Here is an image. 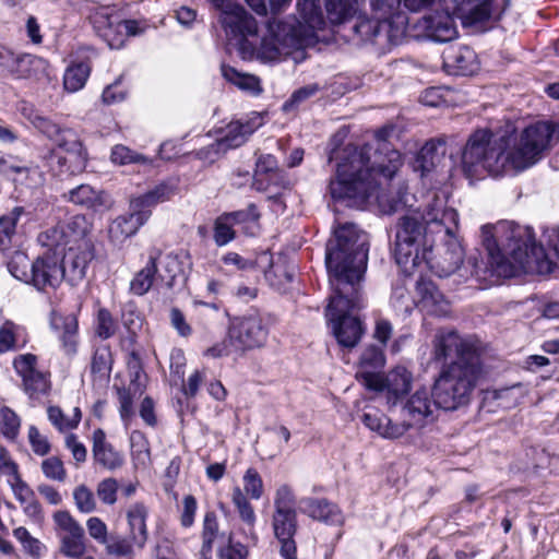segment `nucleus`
I'll return each instance as SVG.
<instances>
[{
	"label": "nucleus",
	"mask_w": 559,
	"mask_h": 559,
	"mask_svg": "<svg viewBox=\"0 0 559 559\" xmlns=\"http://www.w3.org/2000/svg\"><path fill=\"white\" fill-rule=\"evenodd\" d=\"M368 251L367 234L352 223L336 227L334 239L326 245L325 265L332 295L325 317L337 343L345 348L355 347L365 332L354 312L366 307L359 285L367 270Z\"/></svg>",
	"instance_id": "nucleus-1"
},
{
	"label": "nucleus",
	"mask_w": 559,
	"mask_h": 559,
	"mask_svg": "<svg viewBox=\"0 0 559 559\" xmlns=\"http://www.w3.org/2000/svg\"><path fill=\"white\" fill-rule=\"evenodd\" d=\"M459 214L447 206L443 197L433 195L423 212L414 211L402 216L396 225L394 257L405 271L421 261L432 263L436 247L441 260L436 262L440 276H449L463 262V248L456 237Z\"/></svg>",
	"instance_id": "nucleus-2"
},
{
	"label": "nucleus",
	"mask_w": 559,
	"mask_h": 559,
	"mask_svg": "<svg viewBox=\"0 0 559 559\" xmlns=\"http://www.w3.org/2000/svg\"><path fill=\"white\" fill-rule=\"evenodd\" d=\"M384 133H377V147L348 144L336 154V173L329 186L332 199L357 207L373 199L384 213L394 212L404 201L401 191L392 199L378 191L379 178H393L403 164L401 153L384 140Z\"/></svg>",
	"instance_id": "nucleus-3"
},
{
	"label": "nucleus",
	"mask_w": 559,
	"mask_h": 559,
	"mask_svg": "<svg viewBox=\"0 0 559 559\" xmlns=\"http://www.w3.org/2000/svg\"><path fill=\"white\" fill-rule=\"evenodd\" d=\"M552 136V124L549 122L527 127L519 142L512 126H508L503 133L476 130L462 152L463 173L469 179H479L485 174L493 177L515 175L540 158Z\"/></svg>",
	"instance_id": "nucleus-4"
},
{
	"label": "nucleus",
	"mask_w": 559,
	"mask_h": 559,
	"mask_svg": "<svg viewBox=\"0 0 559 559\" xmlns=\"http://www.w3.org/2000/svg\"><path fill=\"white\" fill-rule=\"evenodd\" d=\"M481 243L487 262L474 261L472 274L485 285L500 278L516 276L521 272L549 273L552 262L535 241L533 229L514 222H499L481 227Z\"/></svg>",
	"instance_id": "nucleus-5"
},
{
	"label": "nucleus",
	"mask_w": 559,
	"mask_h": 559,
	"mask_svg": "<svg viewBox=\"0 0 559 559\" xmlns=\"http://www.w3.org/2000/svg\"><path fill=\"white\" fill-rule=\"evenodd\" d=\"M480 342L462 337L454 331L438 333L433 340V358L455 360L443 366L432 388V397L440 408L454 411L469 402L480 371Z\"/></svg>",
	"instance_id": "nucleus-6"
},
{
	"label": "nucleus",
	"mask_w": 559,
	"mask_h": 559,
	"mask_svg": "<svg viewBox=\"0 0 559 559\" xmlns=\"http://www.w3.org/2000/svg\"><path fill=\"white\" fill-rule=\"evenodd\" d=\"M299 20L269 22L267 34L261 39L255 59L273 62L288 55L292 49H299L314 37L316 31L325 27V19L319 0H298Z\"/></svg>",
	"instance_id": "nucleus-7"
},
{
	"label": "nucleus",
	"mask_w": 559,
	"mask_h": 559,
	"mask_svg": "<svg viewBox=\"0 0 559 559\" xmlns=\"http://www.w3.org/2000/svg\"><path fill=\"white\" fill-rule=\"evenodd\" d=\"M88 229L85 216L74 215L38 236L43 247L60 252L64 281L72 286L83 281L88 263L94 257L92 243L86 238Z\"/></svg>",
	"instance_id": "nucleus-8"
},
{
	"label": "nucleus",
	"mask_w": 559,
	"mask_h": 559,
	"mask_svg": "<svg viewBox=\"0 0 559 559\" xmlns=\"http://www.w3.org/2000/svg\"><path fill=\"white\" fill-rule=\"evenodd\" d=\"M509 0H439L435 13L423 16L418 23L425 37L447 43L457 37L454 17L465 26L489 20L493 13L504 10Z\"/></svg>",
	"instance_id": "nucleus-9"
},
{
	"label": "nucleus",
	"mask_w": 559,
	"mask_h": 559,
	"mask_svg": "<svg viewBox=\"0 0 559 559\" xmlns=\"http://www.w3.org/2000/svg\"><path fill=\"white\" fill-rule=\"evenodd\" d=\"M432 393L426 388L416 390L401 407L400 423H395L377 408H368L362 415L364 425L383 439H399L411 428L424 427L433 419V412L439 407Z\"/></svg>",
	"instance_id": "nucleus-10"
},
{
	"label": "nucleus",
	"mask_w": 559,
	"mask_h": 559,
	"mask_svg": "<svg viewBox=\"0 0 559 559\" xmlns=\"http://www.w3.org/2000/svg\"><path fill=\"white\" fill-rule=\"evenodd\" d=\"M373 16L359 17L354 31L365 41L384 50L402 43L406 35L408 16L401 11V0H370Z\"/></svg>",
	"instance_id": "nucleus-11"
},
{
	"label": "nucleus",
	"mask_w": 559,
	"mask_h": 559,
	"mask_svg": "<svg viewBox=\"0 0 559 559\" xmlns=\"http://www.w3.org/2000/svg\"><path fill=\"white\" fill-rule=\"evenodd\" d=\"M213 8L219 11L218 21L231 41L238 46V52L243 60L255 59L258 47L251 43L250 37L258 34L255 19L234 0H209Z\"/></svg>",
	"instance_id": "nucleus-12"
},
{
	"label": "nucleus",
	"mask_w": 559,
	"mask_h": 559,
	"mask_svg": "<svg viewBox=\"0 0 559 559\" xmlns=\"http://www.w3.org/2000/svg\"><path fill=\"white\" fill-rule=\"evenodd\" d=\"M273 507L272 528L280 549L292 555L293 550H297L294 539L297 532V498L289 485L282 484L276 488Z\"/></svg>",
	"instance_id": "nucleus-13"
},
{
	"label": "nucleus",
	"mask_w": 559,
	"mask_h": 559,
	"mask_svg": "<svg viewBox=\"0 0 559 559\" xmlns=\"http://www.w3.org/2000/svg\"><path fill=\"white\" fill-rule=\"evenodd\" d=\"M86 162V152L74 131L66 139H60V143L49 151L47 157V165L55 175L79 174L85 169Z\"/></svg>",
	"instance_id": "nucleus-14"
},
{
	"label": "nucleus",
	"mask_w": 559,
	"mask_h": 559,
	"mask_svg": "<svg viewBox=\"0 0 559 559\" xmlns=\"http://www.w3.org/2000/svg\"><path fill=\"white\" fill-rule=\"evenodd\" d=\"M47 249L31 265L28 285L34 286L39 292L56 289L64 281L60 252H57L56 249Z\"/></svg>",
	"instance_id": "nucleus-15"
},
{
	"label": "nucleus",
	"mask_w": 559,
	"mask_h": 559,
	"mask_svg": "<svg viewBox=\"0 0 559 559\" xmlns=\"http://www.w3.org/2000/svg\"><path fill=\"white\" fill-rule=\"evenodd\" d=\"M269 329L259 313L236 318L229 328L231 344L238 349H253L265 344Z\"/></svg>",
	"instance_id": "nucleus-16"
},
{
	"label": "nucleus",
	"mask_w": 559,
	"mask_h": 559,
	"mask_svg": "<svg viewBox=\"0 0 559 559\" xmlns=\"http://www.w3.org/2000/svg\"><path fill=\"white\" fill-rule=\"evenodd\" d=\"M12 365L22 380L23 391L31 399L38 397L49 391V373L38 368L36 355L31 353L20 354L14 357Z\"/></svg>",
	"instance_id": "nucleus-17"
},
{
	"label": "nucleus",
	"mask_w": 559,
	"mask_h": 559,
	"mask_svg": "<svg viewBox=\"0 0 559 559\" xmlns=\"http://www.w3.org/2000/svg\"><path fill=\"white\" fill-rule=\"evenodd\" d=\"M263 123V117L258 112H253L247 120L231 121L222 130L221 135L215 143L209 146V150L219 154L236 148L242 145Z\"/></svg>",
	"instance_id": "nucleus-18"
},
{
	"label": "nucleus",
	"mask_w": 559,
	"mask_h": 559,
	"mask_svg": "<svg viewBox=\"0 0 559 559\" xmlns=\"http://www.w3.org/2000/svg\"><path fill=\"white\" fill-rule=\"evenodd\" d=\"M382 346L370 344L361 352L356 378L367 388L377 389L381 384V370L385 365Z\"/></svg>",
	"instance_id": "nucleus-19"
},
{
	"label": "nucleus",
	"mask_w": 559,
	"mask_h": 559,
	"mask_svg": "<svg viewBox=\"0 0 559 559\" xmlns=\"http://www.w3.org/2000/svg\"><path fill=\"white\" fill-rule=\"evenodd\" d=\"M148 221L147 212L133 207L130 199L129 212L116 217L108 227V237L114 245H121L132 237Z\"/></svg>",
	"instance_id": "nucleus-20"
},
{
	"label": "nucleus",
	"mask_w": 559,
	"mask_h": 559,
	"mask_svg": "<svg viewBox=\"0 0 559 559\" xmlns=\"http://www.w3.org/2000/svg\"><path fill=\"white\" fill-rule=\"evenodd\" d=\"M416 306L429 316L444 317L450 312L449 301L436 284L420 277L416 284Z\"/></svg>",
	"instance_id": "nucleus-21"
},
{
	"label": "nucleus",
	"mask_w": 559,
	"mask_h": 559,
	"mask_svg": "<svg viewBox=\"0 0 559 559\" xmlns=\"http://www.w3.org/2000/svg\"><path fill=\"white\" fill-rule=\"evenodd\" d=\"M413 382L412 372L403 367L397 366L393 368L385 377L381 374V384L373 391H384L386 393V401L390 405V412H394L397 403L411 390Z\"/></svg>",
	"instance_id": "nucleus-22"
},
{
	"label": "nucleus",
	"mask_w": 559,
	"mask_h": 559,
	"mask_svg": "<svg viewBox=\"0 0 559 559\" xmlns=\"http://www.w3.org/2000/svg\"><path fill=\"white\" fill-rule=\"evenodd\" d=\"M443 64L453 75H471L478 69L477 55L467 46L450 47L443 52Z\"/></svg>",
	"instance_id": "nucleus-23"
},
{
	"label": "nucleus",
	"mask_w": 559,
	"mask_h": 559,
	"mask_svg": "<svg viewBox=\"0 0 559 559\" xmlns=\"http://www.w3.org/2000/svg\"><path fill=\"white\" fill-rule=\"evenodd\" d=\"M66 197L68 201L96 213H104L112 206V200L107 192L96 190L90 185H80L71 189Z\"/></svg>",
	"instance_id": "nucleus-24"
},
{
	"label": "nucleus",
	"mask_w": 559,
	"mask_h": 559,
	"mask_svg": "<svg viewBox=\"0 0 559 559\" xmlns=\"http://www.w3.org/2000/svg\"><path fill=\"white\" fill-rule=\"evenodd\" d=\"M302 513L329 525H341L344 516L338 507L325 499L306 497L299 500Z\"/></svg>",
	"instance_id": "nucleus-25"
},
{
	"label": "nucleus",
	"mask_w": 559,
	"mask_h": 559,
	"mask_svg": "<svg viewBox=\"0 0 559 559\" xmlns=\"http://www.w3.org/2000/svg\"><path fill=\"white\" fill-rule=\"evenodd\" d=\"M15 80H33L38 83L50 82L49 62L32 53H19V61L14 71Z\"/></svg>",
	"instance_id": "nucleus-26"
},
{
	"label": "nucleus",
	"mask_w": 559,
	"mask_h": 559,
	"mask_svg": "<svg viewBox=\"0 0 559 559\" xmlns=\"http://www.w3.org/2000/svg\"><path fill=\"white\" fill-rule=\"evenodd\" d=\"M150 511L143 502L131 503L126 510L128 535L133 539L139 550L143 549L148 540L147 518Z\"/></svg>",
	"instance_id": "nucleus-27"
},
{
	"label": "nucleus",
	"mask_w": 559,
	"mask_h": 559,
	"mask_svg": "<svg viewBox=\"0 0 559 559\" xmlns=\"http://www.w3.org/2000/svg\"><path fill=\"white\" fill-rule=\"evenodd\" d=\"M50 326L61 343V347L67 355L76 353L78 346V320L74 316H62L57 312L51 313Z\"/></svg>",
	"instance_id": "nucleus-28"
},
{
	"label": "nucleus",
	"mask_w": 559,
	"mask_h": 559,
	"mask_svg": "<svg viewBox=\"0 0 559 559\" xmlns=\"http://www.w3.org/2000/svg\"><path fill=\"white\" fill-rule=\"evenodd\" d=\"M178 193V183L176 180L169 179L163 181L143 194L132 197L133 207H140L147 212V217L152 215V209L159 203L169 201Z\"/></svg>",
	"instance_id": "nucleus-29"
},
{
	"label": "nucleus",
	"mask_w": 559,
	"mask_h": 559,
	"mask_svg": "<svg viewBox=\"0 0 559 559\" xmlns=\"http://www.w3.org/2000/svg\"><path fill=\"white\" fill-rule=\"evenodd\" d=\"M445 155V141L443 139H432L417 153L414 162V170L420 171L421 177L427 176L437 167Z\"/></svg>",
	"instance_id": "nucleus-30"
},
{
	"label": "nucleus",
	"mask_w": 559,
	"mask_h": 559,
	"mask_svg": "<svg viewBox=\"0 0 559 559\" xmlns=\"http://www.w3.org/2000/svg\"><path fill=\"white\" fill-rule=\"evenodd\" d=\"M148 254L157 257L155 261V264H157V281L167 288H171L176 277L182 272L178 257L174 253H162L158 249L150 250Z\"/></svg>",
	"instance_id": "nucleus-31"
},
{
	"label": "nucleus",
	"mask_w": 559,
	"mask_h": 559,
	"mask_svg": "<svg viewBox=\"0 0 559 559\" xmlns=\"http://www.w3.org/2000/svg\"><path fill=\"white\" fill-rule=\"evenodd\" d=\"M157 257L148 254V260L144 267H142L132 278L130 283V290L138 295L143 296L146 294L154 283H160L157 281V264H155Z\"/></svg>",
	"instance_id": "nucleus-32"
},
{
	"label": "nucleus",
	"mask_w": 559,
	"mask_h": 559,
	"mask_svg": "<svg viewBox=\"0 0 559 559\" xmlns=\"http://www.w3.org/2000/svg\"><path fill=\"white\" fill-rule=\"evenodd\" d=\"M95 28L102 33L110 48L118 49L122 46V40L115 41L116 24L119 20L118 15L111 13L108 8H103L93 15Z\"/></svg>",
	"instance_id": "nucleus-33"
},
{
	"label": "nucleus",
	"mask_w": 559,
	"mask_h": 559,
	"mask_svg": "<svg viewBox=\"0 0 559 559\" xmlns=\"http://www.w3.org/2000/svg\"><path fill=\"white\" fill-rule=\"evenodd\" d=\"M91 70L86 61L70 63L63 74V88L69 93L81 91L90 78Z\"/></svg>",
	"instance_id": "nucleus-34"
},
{
	"label": "nucleus",
	"mask_w": 559,
	"mask_h": 559,
	"mask_svg": "<svg viewBox=\"0 0 559 559\" xmlns=\"http://www.w3.org/2000/svg\"><path fill=\"white\" fill-rule=\"evenodd\" d=\"M27 119L36 130H38L50 141L55 142L56 146L60 143V139H66L73 132V130L61 127L60 124L53 122L51 119L36 112L27 116Z\"/></svg>",
	"instance_id": "nucleus-35"
},
{
	"label": "nucleus",
	"mask_w": 559,
	"mask_h": 559,
	"mask_svg": "<svg viewBox=\"0 0 559 559\" xmlns=\"http://www.w3.org/2000/svg\"><path fill=\"white\" fill-rule=\"evenodd\" d=\"M130 451L133 466L136 469H144L151 464L150 442L140 430L130 433Z\"/></svg>",
	"instance_id": "nucleus-36"
},
{
	"label": "nucleus",
	"mask_w": 559,
	"mask_h": 559,
	"mask_svg": "<svg viewBox=\"0 0 559 559\" xmlns=\"http://www.w3.org/2000/svg\"><path fill=\"white\" fill-rule=\"evenodd\" d=\"M222 75L239 90L251 95L257 96L262 92L261 82L255 75L241 73L235 68L225 64L222 66Z\"/></svg>",
	"instance_id": "nucleus-37"
},
{
	"label": "nucleus",
	"mask_w": 559,
	"mask_h": 559,
	"mask_svg": "<svg viewBox=\"0 0 559 559\" xmlns=\"http://www.w3.org/2000/svg\"><path fill=\"white\" fill-rule=\"evenodd\" d=\"M206 294L213 297V301H198L197 304L218 311L224 299L233 295V287L225 276L212 277L206 283Z\"/></svg>",
	"instance_id": "nucleus-38"
},
{
	"label": "nucleus",
	"mask_w": 559,
	"mask_h": 559,
	"mask_svg": "<svg viewBox=\"0 0 559 559\" xmlns=\"http://www.w3.org/2000/svg\"><path fill=\"white\" fill-rule=\"evenodd\" d=\"M106 552L109 556L117 558L133 559L135 556L136 545L133 539L127 535L121 536L111 534L108 536L107 542L104 543Z\"/></svg>",
	"instance_id": "nucleus-39"
},
{
	"label": "nucleus",
	"mask_w": 559,
	"mask_h": 559,
	"mask_svg": "<svg viewBox=\"0 0 559 559\" xmlns=\"http://www.w3.org/2000/svg\"><path fill=\"white\" fill-rule=\"evenodd\" d=\"M328 19L332 24H341L357 12V0H325Z\"/></svg>",
	"instance_id": "nucleus-40"
},
{
	"label": "nucleus",
	"mask_w": 559,
	"mask_h": 559,
	"mask_svg": "<svg viewBox=\"0 0 559 559\" xmlns=\"http://www.w3.org/2000/svg\"><path fill=\"white\" fill-rule=\"evenodd\" d=\"M47 416L56 429L64 432L78 428L82 418V412L79 406H75L72 415L67 416L59 406H49L47 408Z\"/></svg>",
	"instance_id": "nucleus-41"
},
{
	"label": "nucleus",
	"mask_w": 559,
	"mask_h": 559,
	"mask_svg": "<svg viewBox=\"0 0 559 559\" xmlns=\"http://www.w3.org/2000/svg\"><path fill=\"white\" fill-rule=\"evenodd\" d=\"M235 226H241L245 234L254 236L258 233L260 213L254 204H249L245 210L227 213Z\"/></svg>",
	"instance_id": "nucleus-42"
},
{
	"label": "nucleus",
	"mask_w": 559,
	"mask_h": 559,
	"mask_svg": "<svg viewBox=\"0 0 559 559\" xmlns=\"http://www.w3.org/2000/svg\"><path fill=\"white\" fill-rule=\"evenodd\" d=\"M231 502L235 506L241 521L249 527L250 531H252L257 521L255 512L248 499V496H246L241 488L238 486L233 488Z\"/></svg>",
	"instance_id": "nucleus-43"
},
{
	"label": "nucleus",
	"mask_w": 559,
	"mask_h": 559,
	"mask_svg": "<svg viewBox=\"0 0 559 559\" xmlns=\"http://www.w3.org/2000/svg\"><path fill=\"white\" fill-rule=\"evenodd\" d=\"M13 536L19 540L23 550L33 559H40L47 552V547L38 538H35L24 526L13 530Z\"/></svg>",
	"instance_id": "nucleus-44"
},
{
	"label": "nucleus",
	"mask_w": 559,
	"mask_h": 559,
	"mask_svg": "<svg viewBox=\"0 0 559 559\" xmlns=\"http://www.w3.org/2000/svg\"><path fill=\"white\" fill-rule=\"evenodd\" d=\"M23 213V207H14L8 215L0 218V250L4 251L12 242L16 223Z\"/></svg>",
	"instance_id": "nucleus-45"
},
{
	"label": "nucleus",
	"mask_w": 559,
	"mask_h": 559,
	"mask_svg": "<svg viewBox=\"0 0 559 559\" xmlns=\"http://www.w3.org/2000/svg\"><path fill=\"white\" fill-rule=\"evenodd\" d=\"M61 552L67 557H80L85 551L84 528L66 533L61 538Z\"/></svg>",
	"instance_id": "nucleus-46"
},
{
	"label": "nucleus",
	"mask_w": 559,
	"mask_h": 559,
	"mask_svg": "<svg viewBox=\"0 0 559 559\" xmlns=\"http://www.w3.org/2000/svg\"><path fill=\"white\" fill-rule=\"evenodd\" d=\"M110 158L115 164H119V165H127V164L152 165V163H153L152 158H150L143 154L136 153V152L130 150L128 146H124L121 144L112 147Z\"/></svg>",
	"instance_id": "nucleus-47"
},
{
	"label": "nucleus",
	"mask_w": 559,
	"mask_h": 559,
	"mask_svg": "<svg viewBox=\"0 0 559 559\" xmlns=\"http://www.w3.org/2000/svg\"><path fill=\"white\" fill-rule=\"evenodd\" d=\"M21 428L19 415L8 406L0 408V430L8 440H15Z\"/></svg>",
	"instance_id": "nucleus-48"
},
{
	"label": "nucleus",
	"mask_w": 559,
	"mask_h": 559,
	"mask_svg": "<svg viewBox=\"0 0 559 559\" xmlns=\"http://www.w3.org/2000/svg\"><path fill=\"white\" fill-rule=\"evenodd\" d=\"M94 460L97 464L108 471L120 468L124 463V456L121 452L117 451L111 444L97 449L93 453Z\"/></svg>",
	"instance_id": "nucleus-49"
},
{
	"label": "nucleus",
	"mask_w": 559,
	"mask_h": 559,
	"mask_svg": "<svg viewBox=\"0 0 559 559\" xmlns=\"http://www.w3.org/2000/svg\"><path fill=\"white\" fill-rule=\"evenodd\" d=\"M31 265L32 262H29L28 257L24 252L15 251L8 262V270L13 277L28 284Z\"/></svg>",
	"instance_id": "nucleus-50"
},
{
	"label": "nucleus",
	"mask_w": 559,
	"mask_h": 559,
	"mask_svg": "<svg viewBox=\"0 0 559 559\" xmlns=\"http://www.w3.org/2000/svg\"><path fill=\"white\" fill-rule=\"evenodd\" d=\"M24 329L12 321L0 326V354L13 350Z\"/></svg>",
	"instance_id": "nucleus-51"
},
{
	"label": "nucleus",
	"mask_w": 559,
	"mask_h": 559,
	"mask_svg": "<svg viewBox=\"0 0 559 559\" xmlns=\"http://www.w3.org/2000/svg\"><path fill=\"white\" fill-rule=\"evenodd\" d=\"M243 488L241 489L246 496L253 500L262 498L264 492V485L262 477L255 468H248L242 477Z\"/></svg>",
	"instance_id": "nucleus-52"
},
{
	"label": "nucleus",
	"mask_w": 559,
	"mask_h": 559,
	"mask_svg": "<svg viewBox=\"0 0 559 559\" xmlns=\"http://www.w3.org/2000/svg\"><path fill=\"white\" fill-rule=\"evenodd\" d=\"M321 90V86L318 83H311L306 86H302L296 90L289 99H287L283 104L284 111H292L302 105L309 98L316 96L318 92Z\"/></svg>",
	"instance_id": "nucleus-53"
},
{
	"label": "nucleus",
	"mask_w": 559,
	"mask_h": 559,
	"mask_svg": "<svg viewBox=\"0 0 559 559\" xmlns=\"http://www.w3.org/2000/svg\"><path fill=\"white\" fill-rule=\"evenodd\" d=\"M234 226L227 214L217 217L214 225V240L217 246H225L235 238Z\"/></svg>",
	"instance_id": "nucleus-54"
},
{
	"label": "nucleus",
	"mask_w": 559,
	"mask_h": 559,
	"mask_svg": "<svg viewBox=\"0 0 559 559\" xmlns=\"http://www.w3.org/2000/svg\"><path fill=\"white\" fill-rule=\"evenodd\" d=\"M41 472L47 479L63 483L67 478V471L62 461L57 456H50L41 462Z\"/></svg>",
	"instance_id": "nucleus-55"
},
{
	"label": "nucleus",
	"mask_w": 559,
	"mask_h": 559,
	"mask_svg": "<svg viewBox=\"0 0 559 559\" xmlns=\"http://www.w3.org/2000/svg\"><path fill=\"white\" fill-rule=\"evenodd\" d=\"M75 507L82 513H92L96 510V500L93 491L85 485H80L73 490Z\"/></svg>",
	"instance_id": "nucleus-56"
},
{
	"label": "nucleus",
	"mask_w": 559,
	"mask_h": 559,
	"mask_svg": "<svg viewBox=\"0 0 559 559\" xmlns=\"http://www.w3.org/2000/svg\"><path fill=\"white\" fill-rule=\"evenodd\" d=\"M27 438L31 448L36 455L45 456L50 452L51 445L48 438L40 433L37 427L33 425L29 426Z\"/></svg>",
	"instance_id": "nucleus-57"
},
{
	"label": "nucleus",
	"mask_w": 559,
	"mask_h": 559,
	"mask_svg": "<svg viewBox=\"0 0 559 559\" xmlns=\"http://www.w3.org/2000/svg\"><path fill=\"white\" fill-rule=\"evenodd\" d=\"M218 533L217 515L214 511H207L202 524V543L213 545L218 537Z\"/></svg>",
	"instance_id": "nucleus-58"
},
{
	"label": "nucleus",
	"mask_w": 559,
	"mask_h": 559,
	"mask_svg": "<svg viewBox=\"0 0 559 559\" xmlns=\"http://www.w3.org/2000/svg\"><path fill=\"white\" fill-rule=\"evenodd\" d=\"M170 377L175 384L183 382L186 356L182 349L174 348L170 353Z\"/></svg>",
	"instance_id": "nucleus-59"
},
{
	"label": "nucleus",
	"mask_w": 559,
	"mask_h": 559,
	"mask_svg": "<svg viewBox=\"0 0 559 559\" xmlns=\"http://www.w3.org/2000/svg\"><path fill=\"white\" fill-rule=\"evenodd\" d=\"M118 481L115 478H106L97 485L96 493L99 500L108 506L117 501Z\"/></svg>",
	"instance_id": "nucleus-60"
},
{
	"label": "nucleus",
	"mask_w": 559,
	"mask_h": 559,
	"mask_svg": "<svg viewBox=\"0 0 559 559\" xmlns=\"http://www.w3.org/2000/svg\"><path fill=\"white\" fill-rule=\"evenodd\" d=\"M116 324L110 312L106 309H100L97 314V334L99 337L106 340L115 334Z\"/></svg>",
	"instance_id": "nucleus-61"
},
{
	"label": "nucleus",
	"mask_w": 559,
	"mask_h": 559,
	"mask_svg": "<svg viewBox=\"0 0 559 559\" xmlns=\"http://www.w3.org/2000/svg\"><path fill=\"white\" fill-rule=\"evenodd\" d=\"M17 61L19 53L7 46L0 45V70L4 74L13 78Z\"/></svg>",
	"instance_id": "nucleus-62"
},
{
	"label": "nucleus",
	"mask_w": 559,
	"mask_h": 559,
	"mask_svg": "<svg viewBox=\"0 0 559 559\" xmlns=\"http://www.w3.org/2000/svg\"><path fill=\"white\" fill-rule=\"evenodd\" d=\"M86 527L90 536L95 539L97 543L104 545L108 538V527L106 523L97 518L92 516L86 521Z\"/></svg>",
	"instance_id": "nucleus-63"
},
{
	"label": "nucleus",
	"mask_w": 559,
	"mask_h": 559,
	"mask_svg": "<svg viewBox=\"0 0 559 559\" xmlns=\"http://www.w3.org/2000/svg\"><path fill=\"white\" fill-rule=\"evenodd\" d=\"M248 554L246 546L241 543H234L231 536L228 537V544L218 551L219 559H245Z\"/></svg>",
	"instance_id": "nucleus-64"
}]
</instances>
